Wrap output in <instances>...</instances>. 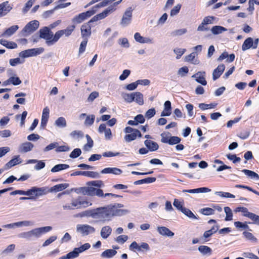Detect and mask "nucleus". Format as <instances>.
<instances>
[{"label": "nucleus", "mask_w": 259, "mask_h": 259, "mask_svg": "<svg viewBox=\"0 0 259 259\" xmlns=\"http://www.w3.org/2000/svg\"><path fill=\"white\" fill-rule=\"evenodd\" d=\"M111 204L95 209V219L99 222H106L112 219Z\"/></svg>", "instance_id": "obj_1"}, {"label": "nucleus", "mask_w": 259, "mask_h": 259, "mask_svg": "<svg viewBox=\"0 0 259 259\" xmlns=\"http://www.w3.org/2000/svg\"><path fill=\"white\" fill-rule=\"evenodd\" d=\"M39 25V22L37 20H33L29 22L22 29L21 31L22 35L24 36L30 35L37 29Z\"/></svg>", "instance_id": "obj_2"}, {"label": "nucleus", "mask_w": 259, "mask_h": 259, "mask_svg": "<svg viewBox=\"0 0 259 259\" xmlns=\"http://www.w3.org/2000/svg\"><path fill=\"white\" fill-rule=\"evenodd\" d=\"M44 51L43 48H37L26 50L19 53V56L22 58H28L30 57L36 56Z\"/></svg>", "instance_id": "obj_3"}, {"label": "nucleus", "mask_w": 259, "mask_h": 259, "mask_svg": "<svg viewBox=\"0 0 259 259\" xmlns=\"http://www.w3.org/2000/svg\"><path fill=\"white\" fill-rule=\"evenodd\" d=\"M76 231L82 236H84L94 233L96 229L94 227L89 225L78 224L76 226Z\"/></svg>", "instance_id": "obj_4"}, {"label": "nucleus", "mask_w": 259, "mask_h": 259, "mask_svg": "<svg viewBox=\"0 0 259 259\" xmlns=\"http://www.w3.org/2000/svg\"><path fill=\"white\" fill-rule=\"evenodd\" d=\"M52 230V227L51 226H46L35 228L30 230L32 240L40 237L42 234L49 232Z\"/></svg>", "instance_id": "obj_5"}, {"label": "nucleus", "mask_w": 259, "mask_h": 259, "mask_svg": "<svg viewBox=\"0 0 259 259\" xmlns=\"http://www.w3.org/2000/svg\"><path fill=\"white\" fill-rule=\"evenodd\" d=\"M39 37L46 40V44L48 45V41H51L54 33L51 30V29L48 27H44L39 30Z\"/></svg>", "instance_id": "obj_6"}, {"label": "nucleus", "mask_w": 259, "mask_h": 259, "mask_svg": "<svg viewBox=\"0 0 259 259\" xmlns=\"http://www.w3.org/2000/svg\"><path fill=\"white\" fill-rule=\"evenodd\" d=\"M30 195L33 194H35V197H38L46 195L50 192V190L47 187H33L30 189Z\"/></svg>", "instance_id": "obj_7"}, {"label": "nucleus", "mask_w": 259, "mask_h": 259, "mask_svg": "<svg viewBox=\"0 0 259 259\" xmlns=\"http://www.w3.org/2000/svg\"><path fill=\"white\" fill-rule=\"evenodd\" d=\"M13 9L12 5L8 1L0 4V18L5 16Z\"/></svg>", "instance_id": "obj_8"}, {"label": "nucleus", "mask_w": 259, "mask_h": 259, "mask_svg": "<svg viewBox=\"0 0 259 259\" xmlns=\"http://www.w3.org/2000/svg\"><path fill=\"white\" fill-rule=\"evenodd\" d=\"M133 9L132 7H129L125 11L122 18L121 24L126 26L131 23L132 17Z\"/></svg>", "instance_id": "obj_9"}, {"label": "nucleus", "mask_w": 259, "mask_h": 259, "mask_svg": "<svg viewBox=\"0 0 259 259\" xmlns=\"http://www.w3.org/2000/svg\"><path fill=\"white\" fill-rule=\"evenodd\" d=\"M22 160L20 158L19 155L15 156L13 159L7 162L5 165L4 169V170H7L11 168L12 167L15 166L19 163H21Z\"/></svg>", "instance_id": "obj_10"}, {"label": "nucleus", "mask_w": 259, "mask_h": 259, "mask_svg": "<svg viewBox=\"0 0 259 259\" xmlns=\"http://www.w3.org/2000/svg\"><path fill=\"white\" fill-rule=\"evenodd\" d=\"M192 77L195 78L196 81L203 85H205L207 84V81L205 80V72L204 71H199L193 75Z\"/></svg>", "instance_id": "obj_11"}, {"label": "nucleus", "mask_w": 259, "mask_h": 259, "mask_svg": "<svg viewBox=\"0 0 259 259\" xmlns=\"http://www.w3.org/2000/svg\"><path fill=\"white\" fill-rule=\"evenodd\" d=\"M98 132L100 133H104L105 138L107 140H109L112 138V133L110 128H106L105 124H101L98 128Z\"/></svg>", "instance_id": "obj_12"}, {"label": "nucleus", "mask_w": 259, "mask_h": 259, "mask_svg": "<svg viewBox=\"0 0 259 259\" xmlns=\"http://www.w3.org/2000/svg\"><path fill=\"white\" fill-rule=\"evenodd\" d=\"M225 66L223 64L219 65L215 69H214L212 73L213 80H215L218 79L225 70Z\"/></svg>", "instance_id": "obj_13"}, {"label": "nucleus", "mask_w": 259, "mask_h": 259, "mask_svg": "<svg viewBox=\"0 0 259 259\" xmlns=\"http://www.w3.org/2000/svg\"><path fill=\"white\" fill-rule=\"evenodd\" d=\"M88 195L93 196L96 195L98 197H103L104 193L102 190L97 189L93 187H88L87 189Z\"/></svg>", "instance_id": "obj_14"}, {"label": "nucleus", "mask_w": 259, "mask_h": 259, "mask_svg": "<svg viewBox=\"0 0 259 259\" xmlns=\"http://www.w3.org/2000/svg\"><path fill=\"white\" fill-rule=\"evenodd\" d=\"M122 170L117 167H106L101 171L102 174H112L115 175H120Z\"/></svg>", "instance_id": "obj_15"}, {"label": "nucleus", "mask_w": 259, "mask_h": 259, "mask_svg": "<svg viewBox=\"0 0 259 259\" xmlns=\"http://www.w3.org/2000/svg\"><path fill=\"white\" fill-rule=\"evenodd\" d=\"M112 218L114 216H122L130 213V211L127 209H116V205L111 204Z\"/></svg>", "instance_id": "obj_16"}, {"label": "nucleus", "mask_w": 259, "mask_h": 259, "mask_svg": "<svg viewBox=\"0 0 259 259\" xmlns=\"http://www.w3.org/2000/svg\"><path fill=\"white\" fill-rule=\"evenodd\" d=\"M81 36L83 37H89L91 34V26L89 22L83 24L81 27Z\"/></svg>", "instance_id": "obj_17"}, {"label": "nucleus", "mask_w": 259, "mask_h": 259, "mask_svg": "<svg viewBox=\"0 0 259 259\" xmlns=\"http://www.w3.org/2000/svg\"><path fill=\"white\" fill-rule=\"evenodd\" d=\"M144 144L150 151H155L159 148L158 144L150 140H146L144 141Z\"/></svg>", "instance_id": "obj_18"}, {"label": "nucleus", "mask_w": 259, "mask_h": 259, "mask_svg": "<svg viewBox=\"0 0 259 259\" xmlns=\"http://www.w3.org/2000/svg\"><path fill=\"white\" fill-rule=\"evenodd\" d=\"M157 230L158 232L162 236L169 237H172L174 236V233L165 227H158Z\"/></svg>", "instance_id": "obj_19"}, {"label": "nucleus", "mask_w": 259, "mask_h": 259, "mask_svg": "<svg viewBox=\"0 0 259 259\" xmlns=\"http://www.w3.org/2000/svg\"><path fill=\"white\" fill-rule=\"evenodd\" d=\"M112 228L109 226H105L102 228L100 235L102 238L107 239L112 233Z\"/></svg>", "instance_id": "obj_20"}, {"label": "nucleus", "mask_w": 259, "mask_h": 259, "mask_svg": "<svg viewBox=\"0 0 259 259\" xmlns=\"http://www.w3.org/2000/svg\"><path fill=\"white\" fill-rule=\"evenodd\" d=\"M19 29V26L17 25H13L9 28L7 29L2 34V36L5 37H10L14 34Z\"/></svg>", "instance_id": "obj_21"}, {"label": "nucleus", "mask_w": 259, "mask_h": 259, "mask_svg": "<svg viewBox=\"0 0 259 259\" xmlns=\"http://www.w3.org/2000/svg\"><path fill=\"white\" fill-rule=\"evenodd\" d=\"M137 137H142V134L139 130L135 131V132L133 133L126 135L124 137V139L126 142H130L135 140Z\"/></svg>", "instance_id": "obj_22"}, {"label": "nucleus", "mask_w": 259, "mask_h": 259, "mask_svg": "<svg viewBox=\"0 0 259 259\" xmlns=\"http://www.w3.org/2000/svg\"><path fill=\"white\" fill-rule=\"evenodd\" d=\"M34 145L30 142H25L21 145L19 148V151L21 153H26L31 151L33 148Z\"/></svg>", "instance_id": "obj_23"}, {"label": "nucleus", "mask_w": 259, "mask_h": 259, "mask_svg": "<svg viewBox=\"0 0 259 259\" xmlns=\"http://www.w3.org/2000/svg\"><path fill=\"white\" fill-rule=\"evenodd\" d=\"M211 191V189L206 187H201L194 189L184 190L183 192H187L189 193H207Z\"/></svg>", "instance_id": "obj_24"}, {"label": "nucleus", "mask_w": 259, "mask_h": 259, "mask_svg": "<svg viewBox=\"0 0 259 259\" xmlns=\"http://www.w3.org/2000/svg\"><path fill=\"white\" fill-rule=\"evenodd\" d=\"M0 44L9 49H16L18 47L16 42L3 39H0Z\"/></svg>", "instance_id": "obj_25"}, {"label": "nucleus", "mask_w": 259, "mask_h": 259, "mask_svg": "<svg viewBox=\"0 0 259 259\" xmlns=\"http://www.w3.org/2000/svg\"><path fill=\"white\" fill-rule=\"evenodd\" d=\"M95 209H88L80 213H79L76 215V217H91L92 218L95 219Z\"/></svg>", "instance_id": "obj_26"}, {"label": "nucleus", "mask_w": 259, "mask_h": 259, "mask_svg": "<svg viewBox=\"0 0 259 259\" xmlns=\"http://www.w3.org/2000/svg\"><path fill=\"white\" fill-rule=\"evenodd\" d=\"M69 187V184L67 183L59 184L54 186L51 187L50 190V192H57L62 191Z\"/></svg>", "instance_id": "obj_27"}, {"label": "nucleus", "mask_w": 259, "mask_h": 259, "mask_svg": "<svg viewBox=\"0 0 259 259\" xmlns=\"http://www.w3.org/2000/svg\"><path fill=\"white\" fill-rule=\"evenodd\" d=\"M117 253V251L114 249H106L101 254L102 258H110L113 257Z\"/></svg>", "instance_id": "obj_28"}, {"label": "nucleus", "mask_w": 259, "mask_h": 259, "mask_svg": "<svg viewBox=\"0 0 259 259\" xmlns=\"http://www.w3.org/2000/svg\"><path fill=\"white\" fill-rule=\"evenodd\" d=\"M198 250L203 255H210L212 253V249L207 246L200 245L198 247Z\"/></svg>", "instance_id": "obj_29"}, {"label": "nucleus", "mask_w": 259, "mask_h": 259, "mask_svg": "<svg viewBox=\"0 0 259 259\" xmlns=\"http://www.w3.org/2000/svg\"><path fill=\"white\" fill-rule=\"evenodd\" d=\"M253 38L251 37H248L246 38L245 41H244L242 46V50L243 51H245L250 48H253Z\"/></svg>", "instance_id": "obj_30"}, {"label": "nucleus", "mask_w": 259, "mask_h": 259, "mask_svg": "<svg viewBox=\"0 0 259 259\" xmlns=\"http://www.w3.org/2000/svg\"><path fill=\"white\" fill-rule=\"evenodd\" d=\"M116 10L115 8H113V7H108L102 13L98 14L99 19L102 20L106 17L109 14L112 13Z\"/></svg>", "instance_id": "obj_31"}, {"label": "nucleus", "mask_w": 259, "mask_h": 259, "mask_svg": "<svg viewBox=\"0 0 259 259\" xmlns=\"http://www.w3.org/2000/svg\"><path fill=\"white\" fill-rule=\"evenodd\" d=\"M212 33L214 35H218L222 33L223 32L226 31L227 29L223 26L215 25L213 26L210 29Z\"/></svg>", "instance_id": "obj_32"}, {"label": "nucleus", "mask_w": 259, "mask_h": 259, "mask_svg": "<svg viewBox=\"0 0 259 259\" xmlns=\"http://www.w3.org/2000/svg\"><path fill=\"white\" fill-rule=\"evenodd\" d=\"M62 36L63 34L61 30L57 31L55 33V34L53 35L52 38L51 39V41H48V46H50L54 45L56 42H57L58 40L60 39V38Z\"/></svg>", "instance_id": "obj_33"}, {"label": "nucleus", "mask_w": 259, "mask_h": 259, "mask_svg": "<svg viewBox=\"0 0 259 259\" xmlns=\"http://www.w3.org/2000/svg\"><path fill=\"white\" fill-rule=\"evenodd\" d=\"M156 180V179L155 177H148L135 181L134 184L135 185H141L145 183H152L155 182Z\"/></svg>", "instance_id": "obj_34"}, {"label": "nucleus", "mask_w": 259, "mask_h": 259, "mask_svg": "<svg viewBox=\"0 0 259 259\" xmlns=\"http://www.w3.org/2000/svg\"><path fill=\"white\" fill-rule=\"evenodd\" d=\"M195 55L196 53L193 52L189 55L186 56L185 59V61L191 62V63L194 64H198L199 63V61L197 59H195Z\"/></svg>", "instance_id": "obj_35"}, {"label": "nucleus", "mask_w": 259, "mask_h": 259, "mask_svg": "<svg viewBox=\"0 0 259 259\" xmlns=\"http://www.w3.org/2000/svg\"><path fill=\"white\" fill-rule=\"evenodd\" d=\"M134 98V101L136 102L139 105L144 104L143 95L141 93L139 92H135Z\"/></svg>", "instance_id": "obj_36"}, {"label": "nucleus", "mask_w": 259, "mask_h": 259, "mask_svg": "<svg viewBox=\"0 0 259 259\" xmlns=\"http://www.w3.org/2000/svg\"><path fill=\"white\" fill-rule=\"evenodd\" d=\"M55 125L61 128L65 127L67 126L66 119L63 117H60L56 120Z\"/></svg>", "instance_id": "obj_37"}, {"label": "nucleus", "mask_w": 259, "mask_h": 259, "mask_svg": "<svg viewBox=\"0 0 259 259\" xmlns=\"http://www.w3.org/2000/svg\"><path fill=\"white\" fill-rule=\"evenodd\" d=\"M242 171L246 176L251 179L254 180H259V176L256 172L248 169H243Z\"/></svg>", "instance_id": "obj_38"}, {"label": "nucleus", "mask_w": 259, "mask_h": 259, "mask_svg": "<svg viewBox=\"0 0 259 259\" xmlns=\"http://www.w3.org/2000/svg\"><path fill=\"white\" fill-rule=\"evenodd\" d=\"M69 165L66 164H58L55 165L51 170L52 172H56L68 168Z\"/></svg>", "instance_id": "obj_39"}, {"label": "nucleus", "mask_w": 259, "mask_h": 259, "mask_svg": "<svg viewBox=\"0 0 259 259\" xmlns=\"http://www.w3.org/2000/svg\"><path fill=\"white\" fill-rule=\"evenodd\" d=\"M79 253L76 249V248H75L72 251H70V252L68 253L66 255H64L63 258L65 259H73L78 256Z\"/></svg>", "instance_id": "obj_40"}, {"label": "nucleus", "mask_w": 259, "mask_h": 259, "mask_svg": "<svg viewBox=\"0 0 259 259\" xmlns=\"http://www.w3.org/2000/svg\"><path fill=\"white\" fill-rule=\"evenodd\" d=\"M75 29V26L74 25H70L68 26L66 29L61 30V31L63 34V35H65V36H69L72 33V32L74 31Z\"/></svg>", "instance_id": "obj_41"}, {"label": "nucleus", "mask_w": 259, "mask_h": 259, "mask_svg": "<svg viewBox=\"0 0 259 259\" xmlns=\"http://www.w3.org/2000/svg\"><path fill=\"white\" fill-rule=\"evenodd\" d=\"M224 211L226 214L225 220L226 221H230L232 220L233 213L231 209L229 207L226 206L224 207Z\"/></svg>", "instance_id": "obj_42"}, {"label": "nucleus", "mask_w": 259, "mask_h": 259, "mask_svg": "<svg viewBox=\"0 0 259 259\" xmlns=\"http://www.w3.org/2000/svg\"><path fill=\"white\" fill-rule=\"evenodd\" d=\"M135 92L131 94L126 93L123 94L122 97L124 99V101L127 103H132L134 102Z\"/></svg>", "instance_id": "obj_43"}, {"label": "nucleus", "mask_w": 259, "mask_h": 259, "mask_svg": "<svg viewBox=\"0 0 259 259\" xmlns=\"http://www.w3.org/2000/svg\"><path fill=\"white\" fill-rule=\"evenodd\" d=\"M187 30L186 28H182L175 30L171 32V36L175 37L177 36L182 35L187 33Z\"/></svg>", "instance_id": "obj_44"}, {"label": "nucleus", "mask_w": 259, "mask_h": 259, "mask_svg": "<svg viewBox=\"0 0 259 259\" xmlns=\"http://www.w3.org/2000/svg\"><path fill=\"white\" fill-rule=\"evenodd\" d=\"M89 186H92L98 188H102L104 187V184L101 180H96L89 182L88 183Z\"/></svg>", "instance_id": "obj_45"}, {"label": "nucleus", "mask_w": 259, "mask_h": 259, "mask_svg": "<svg viewBox=\"0 0 259 259\" xmlns=\"http://www.w3.org/2000/svg\"><path fill=\"white\" fill-rule=\"evenodd\" d=\"M181 212L190 219H197L195 215L188 208L184 207Z\"/></svg>", "instance_id": "obj_46"}, {"label": "nucleus", "mask_w": 259, "mask_h": 259, "mask_svg": "<svg viewBox=\"0 0 259 259\" xmlns=\"http://www.w3.org/2000/svg\"><path fill=\"white\" fill-rule=\"evenodd\" d=\"M216 103H211L207 104L205 103H200L199 104V107L202 110H205L208 109L214 108L217 106Z\"/></svg>", "instance_id": "obj_47"}, {"label": "nucleus", "mask_w": 259, "mask_h": 259, "mask_svg": "<svg viewBox=\"0 0 259 259\" xmlns=\"http://www.w3.org/2000/svg\"><path fill=\"white\" fill-rule=\"evenodd\" d=\"M85 137L87 139V143L84 146V150H88L93 146V141L89 135H86Z\"/></svg>", "instance_id": "obj_48"}, {"label": "nucleus", "mask_w": 259, "mask_h": 259, "mask_svg": "<svg viewBox=\"0 0 259 259\" xmlns=\"http://www.w3.org/2000/svg\"><path fill=\"white\" fill-rule=\"evenodd\" d=\"M243 236L245 237L246 239L248 240L252 241V242H256L257 239L253 236V235L249 232L244 231L242 233Z\"/></svg>", "instance_id": "obj_49"}, {"label": "nucleus", "mask_w": 259, "mask_h": 259, "mask_svg": "<svg viewBox=\"0 0 259 259\" xmlns=\"http://www.w3.org/2000/svg\"><path fill=\"white\" fill-rule=\"evenodd\" d=\"M85 19H86L84 17L83 13H81L79 15L75 16L72 19V21L74 23H80Z\"/></svg>", "instance_id": "obj_50"}, {"label": "nucleus", "mask_w": 259, "mask_h": 259, "mask_svg": "<svg viewBox=\"0 0 259 259\" xmlns=\"http://www.w3.org/2000/svg\"><path fill=\"white\" fill-rule=\"evenodd\" d=\"M95 118L94 115H90L87 116L84 124L87 126H90L94 123Z\"/></svg>", "instance_id": "obj_51"}, {"label": "nucleus", "mask_w": 259, "mask_h": 259, "mask_svg": "<svg viewBox=\"0 0 259 259\" xmlns=\"http://www.w3.org/2000/svg\"><path fill=\"white\" fill-rule=\"evenodd\" d=\"M160 136L161 137V142L162 143L168 144L169 139L170 137V134L169 133H162L161 134Z\"/></svg>", "instance_id": "obj_52"}, {"label": "nucleus", "mask_w": 259, "mask_h": 259, "mask_svg": "<svg viewBox=\"0 0 259 259\" xmlns=\"http://www.w3.org/2000/svg\"><path fill=\"white\" fill-rule=\"evenodd\" d=\"M87 42H88V39L87 38H84L83 40L81 42V44L80 45V47L79 48V52H78L79 56L85 51L86 46L87 45Z\"/></svg>", "instance_id": "obj_53"}, {"label": "nucleus", "mask_w": 259, "mask_h": 259, "mask_svg": "<svg viewBox=\"0 0 259 259\" xmlns=\"http://www.w3.org/2000/svg\"><path fill=\"white\" fill-rule=\"evenodd\" d=\"M200 212L205 215H211L214 213V209L210 207H206L201 209Z\"/></svg>", "instance_id": "obj_54"}, {"label": "nucleus", "mask_w": 259, "mask_h": 259, "mask_svg": "<svg viewBox=\"0 0 259 259\" xmlns=\"http://www.w3.org/2000/svg\"><path fill=\"white\" fill-rule=\"evenodd\" d=\"M181 139L177 136H171L169 139L168 144L170 145H173L178 144L180 143Z\"/></svg>", "instance_id": "obj_55"}, {"label": "nucleus", "mask_w": 259, "mask_h": 259, "mask_svg": "<svg viewBox=\"0 0 259 259\" xmlns=\"http://www.w3.org/2000/svg\"><path fill=\"white\" fill-rule=\"evenodd\" d=\"M24 62V60H21L19 58L11 59L9 63L12 66H15L18 64H22Z\"/></svg>", "instance_id": "obj_56"}, {"label": "nucleus", "mask_w": 259, "mask_h": 259, "mask_svg": "<svg viewBox=\"0 0 259 259\" xmlns=\"http://www.w3.org/2000/svg\"><path fill=\"white\" fill-rule=\"evenodd\" d=\"M81 154V150L79 148L74 149L70 154L69 157L71 158H76Z\"/></svg>", "instance_id": "obj_57"}, {"label": "nucleus", "mask_w": 259, "mask_h": 259, "mask_svg": "<svg viewBox=\"0 0 259 259\" xmlns=\"http://www.w3.org/2000/svg\"><path fill=\"white\" fill-rule=\"evenodd\" d=\"M18 236L19 238H25L28 240H32L30 231L28 232H22L19 234Z\"/></svg>", "instance_id": "obj_58"}, {"label": "nucleus", "mask_w": 259, "mask_h": 259, "mask_svg": "<svg viewBox=\"0 0 259 259\" xmlns=\"http://www.w3.org/2000/svg\"><path fill=\"white\" fill-rule=\"evenodd\" d=\"M70 136L74 139H79L83 137V134L80 131H74L70 133Z\"/></svg>", "instance_id": "obj_59"}, {"label": "nucleus", "mask_w": 259, "mask_h": 259, "mask_svg": "<svg viewBox=\"0 0 259 259\" xmlns=\"http://www.w3.org/2000/svg\"><path fill=\"white\" fill-rule=\"evenodd\" d=\"M189 69L187 66H184L180 68L178 71V74L181 77H184L186 75V74L188 73Z\"/></svg>", "instance_id": "obj_60"}, {"label": "nucleus", "mask_w": 259, "mask_h": 259, "mask_svg": "<svg viewBox=\"0 0 259 259\" xmlns=\"http://www.w3.org/2000/svg\"><path fill=\"white\" fill-rule=\"evenodd\" d=\"M185 49H181V48H176L175 49L174 52L176 54H177L176 58L179 59L181 58V57L186 52Z\"/></svg>", "instance_id": "obj_61"}, {"label": "nucleus", "mask_w": 259, "mask_h": 259, "mask_svg": "<svg viewBox=\"0 0 259 259\" xmlns=\"http://www.w3.org/2000/svg\"><path fill=\"white\" fill-rule=\"evenodd\" d=\"M91 247V245L89 243H86L79 247L76 248L79 253H81Z\"/></svg>", "instance_id": "obj_62"}, {"label": "nucleus", "mask_w": 259, "mask_h": 259, "mask_svg": "<svg viewBox=\"0 0 259 259\" xmlns=\"http://www.w3.org/2000/svg\"><path fill=\"white\" fill-rule=\"evenodd\" d=\"M156 114V111L154 108H151L148 110L145 115V116L147 119H150L153 117Z\"/></svg>", "instance_id": "obj_63"}, {"label": "nucleus", "mask_w": 259, "mask_h": 259, "mask_svg": "<svg viewBox=\"0 0 259 259\" xmlns=\"http://www.w3.org/2000/svg\"><path fill=\"white\" fill-rule=\"evenodd\" d=\"M248 218L251 219L254 224L259 226V215L251 212Z\"/></svg>", "instance_id": "obj_64"}]
</instances>
